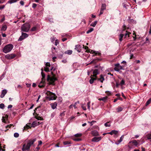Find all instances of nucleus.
<instances>
[{
  "instance_id": "51",
  "label": "nucleus",
  "mask_w": 151,
  "mask_h": 151,
  "mask_svg": "<svg viewBox=\"0 0 151 151\" xmlns=\"http://www.w3.org/2000/svg\"><path fill=\"white\" fill-rule=\"evenodd\" d=\"M96 60H94V59L93 60L91 61V62L89 63L88 64V65L89 64H91V63H96Z\"/></svg>"
},
{
  "instance_id": "30",
  "label": "nucleus",
  "mask_w": 151,
  "mask_h": 151,
  "mask_svg": "<svg viewBox=\"0 0 151 151\" xmlns=\"http://www.w3.org/2000/svg\"><path fill=\"white\" fill-rule=\"evenodd\" d=\"M116 109L117 112H119L122 111L123 109L121 107H118Z\"/></svg>"
},
{
  "instance_id": "3",
  "label": "nucleus",
  "mask_w": 151,
  "mask_h": 151,
  "mask_svg": "<svg viewBox=\"0 0 151 151\" xmlns=\"http://www.w3.org/2000/svg\"><path fill=\"white\" fill-rule=\"evenodd\" d=\"M46 94L48 96L47 98L50 100H55L56 99L57 97L54 93L50 91H47Z\"/></svg>"
},
{
  "instance_id": "27",
  "label": "nucleus",
  "mask_w": 151,
  "mask_h": 151,
  "mask_svg": "<svg viewBox=\"0 0 151 151\" xmlns=\"http://www.w3.org/2000/svg\"><path fill=\"white\" fill-rule=\"evenodd\" d=\"M132 142L134 144V145H135L136 146H137L138 145V143L135 140H134L132 141Z\"/></svg>"
},
{
  "instance_id": "39",
  "label": "nucleus",
  "mask_w": 151,
  "mask_h": 151,
  "mask_svg": "<svg viewBox=\"0 0 151 151\" xmlns=\"http://www.w3.org/2000/svg\"><path fill=\"white\" fill-rule=\"evenodd\" d=\"M4 107V105L3 104H0V108L1 109H3Z\"/></svg>"
},
{
  "instance_id": "18",
  "label": "nucleus",
  "mask_w": 151,
  "mask_h": 151,
  "mask_svg": "<svg viewBox=\"0 0 151 151\" xmlns=\"http://www.w3.org/2000/svg\"><path fill=\"white\" fill-rule=\"evenodd\" d=\"M124 36V34H121L119 35V40L120 42H121L122 41V38Z\"/></svg>"
},
{
  "instance_id": "54",
  "label": "nucleus",
  "mask_w": 151,
  "mask_h": 151,
  "mask_svg": "<svg viewBox=\"0 0 151 151\" xmlns=\"http://www.w3.org/2000/svg\"><path fill=\"white\" fill-rule=\"evenodd\" d=\"M46 66L47 67H50V64L49 63H47L45 64Z\"/></svg>"
},
{
  "instance_id": "22",
  "label": "nucleus",
  "mask_w": 151,
  "mask_h": 151,
  "mask_svg": "<svg viewBox=\"0 0 151 151\" xmlns=\"http://www.w3.org/2000/svg\"><path fill=\"white\" fill-rule=\"evenodd\" d=\"M41 75L42 77V81L43 82H45V74L42 71L41 72Z\"/></svg>"
},
{
  "instance_id": "1",
  "label": "nucleus",
  "mask_w": 151,
  "mask_h": 151,
  "mask_svg": "<svg viewBox=\"0 0 151 151\" xmlns=\"http://www.w3.org/2000/svg\"><path fill=\"white\" fill-rule=\"evenodd\" d=\"M36 139H30L28 141L27 144H24L23 145L22 150V151H26V150L29 151L30 146L34 144V142L36 140Z\"/></svg>"
},
{
  "instance_id": "44",
  "label": "nucleus",
  "mask_w": 151,
  "mask_h": 151,
  "mask_svg": "<svg viewBox=\"0 0 151 151\" xmlns=\"http://www.w3.org/2000/svg\"><path fill=\"white\" fill-rule=\"evenodd\" d=\"M47 72H49L50 71L49 68L47 67H45L44 69Z\"/></svg>"
},
{
  "instance_id": "11",
  "label": "nucleus",
  "mask_w": 151,
  "mask_h": 151,
  "mask_svg": "<svg viewBox=\"0 0 151 151\" xmlns=\"http://www.w3.org/2000/svg\"><path fill=\"white\" fill-rule=\"evenodd\" d=\"M131 34V33L127 31H125V33L124 34V38H128L129 37V35Z\"/></svg>"
},
{
  "instance_id": "46",
  "label": "nucleus",
  "mask_w": 151,
  "mask_h": 151,
  "mask_svg": "<svg viewBox=\"0 0 151 151\" xmlns=\"http://www.w3.org/2000/svg\"><path fill=\"white\" fill-rule=\"evenodd\" d=\"M36 119H37L38 120H43V118H42L40 116L37 117H36Z\"/></svg>"
},
{
  "instance_id": "50",
  "label": "nucleus",
  "mask_w": 151,
  "mask_h": 151,
  "mask_svg": "<svg viewBox=\"0 0 151 151\" xmlns=\"http://www.w3.org/2000/svg\"><path fill=\"white\" fill-rule=\"evenodd\" d=\"M90 102H88L87 104V105L88 106V109H90Z\"/></svg>"
},
{
  "instance_id": "45",
  "label": "nucleus",
  "mask_w": 151,
  "mask_h": 151,
  "mask_svg": "<svg viewBox=\"0 0 151 151\" xmlns=\"http://www.w3.org/2000/svg\"><path fill=\"white\" fill-rule=\"evenodd\" d=\"M82 134L81 133L77 134H75V136L76 137H80L81 136Z\"/></svg>"
},
{
  "instance_id": "48",
  "label": "nucleus",
  "mask_w": 151,
  "mask_h": 151,
  "mask_svg": "<svg viewBox=\"0 0 151 151\" xmlns=\"http://www.w3.org/2000/svg\"><path fill=\"white\" fill-rule=\"evenodd\" d=\"M37 4L35 3H33L32 4V7L34 8H35L37 6Z\"/></svg>"
},
{
  "instance_id": "35",
  "label": "nucleus",
  "mask_w": 151,
  "mask_h": 151,
  "mask_svg": "<svg viewBox=\"0 0 151 151\" xmlns=\"http://www.w3.org/2000/svg\"><path fill=\"white\" fill-rule=\"evenodd\" d=\"M146 137L148 139H151V134H148L146 135Z\"/></svg>"
},
{
  "instance_id": "20",
  "label": "nucleus",
  "mask_w": 151,
  "mask_h": 151,
  "mask_svg": "<svg viewBox=\"0 0 151 151\" xmlns=\"http://www.w3.org/2000/svg\"><path fill=\"white\" fill-rule=\"evenodd\" d=\"M106 5L105 4H102L101 9V10H104L106 9Z\"/></svg>"
},
{
  "instance_id": "41",
  "label": "nucleus",
  "mask_w": 151,
  "mask_h": 151,
  "mask_svg": "<svg viewBox=\"0 0 151 151\" xmlns=\"http://www.w3.org/2000/svg\"><path fill=\"white\" fill-rule=\"evenodd\" d=\"M113 134H115V135H116L118 132L117 131H116L115 130H113Z\"/></svg>"
},
{
  "instance_id": "12",
  "label": "nucleus",
  "mask_w": 151,
  "mask_h": 151,
  "mask_svg": "<svg viewBox=\"0 0 151 151\" xmlns=\"http://www.w3.org/2000/svg\"><path fill=\"white\" fill-rule=\"evenodd\" d=\"M98 81H100L101 83H103V81L105 80L104 76L103 75L100 76V78L97 79Z\"/></svg>"
},
{
  "instance_id": "53",
  "label": "nucleus",
  "mask_w": 151,
  "mask_h": 151,
  "mask_svg": "<svg viewBox=\"0 0 151 151\" xmlns=\"http://www.w3.org/2000/svg\"><path fill=\"white\" fill-rule=\"evenodd\" d=\"M5 7V5H3L0 6V10L4 8Z\"/></svg>"
},
{
  "instance_id": "13",
  "label": "nucleus",
  "mask_w": 151,
  "mask_h": 151,
  "mask_svg": "<svg viewBox=\"0 0 151 151\" xmlns=\"http://www.w3.org/2000/svg\"><path fill=\"white\" fill-rule=\"evenodd\" d=\"M7 93V91L6 89L3 90L2 92V93L0 95V97L2 98L4 97L5 95Z\"/></svg>"
},
{
  "instance_id": "16",
  "label": "nucleus",
  "mask_w": 151,
  "mask_h": 151,
  "mask_svg": "<svg viewBox=\"0 0 151 151\" xmlns=\"http://www.w3.org/2000/svg\"><path fill=\"white\" fill-rule=\"evenodd\" d=\"M124 138V135H122L120 138V139L118 141V142L115 143V144L117 145L119 144L122 141Z\"/></svg>"
},
{
  "instance_id": "43",
  "label": "nucleus",
  "mask_w": 151,
  "mask_h": 151,
  "mask_svg": "<svg viewBox=\"0 0 151 151\" xmlns=\"http://www.w3.org/2000/svg\"><path fill=\"white\" fill-rule=\"evenodd\" d=\"M65 111H63L62 113H60V116H64L65 115Z\"/></svg>"
},
{
  "instance_id": "19",
  "label": "nucleus",
  "mask_w": 151,
  "mask_h": 151,
  "mask_svg": "<svg viewBox=\"0 0 151 151\" xmlns=\"http://www.w3.org/2000/svg\"><path fill=\"white\" fill-rule=\"evenodd\" d=\"M45 82H43L42 81H41L39 85H38L39 87L40 88H42L45 86Z\"/></svg>"
},
{
  "instance_id": "38",
  "label": "nucleus",
  "mask_w": 151,
  "mask_h": 151,
  "mask_svg": "<svg viewBox=\"0 0 151 151\" xmlns=\"http://www.w3.org/2000/svg\"><path fill=\"white\" fill-rule=\"evenodd\" d=\"M96 122V121H94V120H93L91 122H88V123H89L90 124V125L91 126H92L93 124V123H95V122Z\"/></svg>"
},
{
  "instance_id": "2",
  "label": "nucleus",
  "mask_w": 151,
  "mask_h": 151,
  "mask_svg": "<svg viewBox=\"0 0 151 151\" xmlns=\"http://www.w3.org/2000/svg\"><path fill=\"white\" fill-rule=\"evenodd\" d=\"M51 73L52 76L50 77V75H48L47 80L48 81H49L50 84L54 85H55L54 82L57 80V79L55 78V75L53 74L52 71L51 72Z\"/></svg>"
},
{
  "instance_id": "55",
  "label": "nucleus",
  "mask_w": 151,
  "mask_h": 151,
  "mask_svg": "<svg viewBox=\"0 0 151 151\" xmlns=\"http://www.w3.org/2000/svg\"><path fill=\"white\" fill-rule=\"evenodd\" d=\"M79 101H78L77 102H76L73 105V106L75 107V108H76V104H77L79 103Z\"/></svg>"
},
{
  "instance_id": "7",
  "label": "nucleus",
  "mask_w": 151,
  "mask_h": 151,
  "mask_svg": "<svg viewBox=\"0 0 151 151\" xmlns=\"http://www.w3.org/2000/svg\"><path fill=\"white\" fill-rule=\"evenodd\" d=\"M40 124V123H39V122H37V121H34L32 123L31 126H30V125L29 126L27 124L26 125V127L27 128V129H28L29 128H30L31 127H35L39 125Z\"/></svg>"
},
{
  "instance_id": "42",
  "label": "nucleus",
  "mask_w": 151,
  "mask_h": 151,
  "mask_svg": "<svg viewBox=\"0 0 151 151\" xmlns=\"http://www.w3.org/2000/svg\"><path fill=\"white\" fill-rule=\"evenodd\" d=\"M19 136V134L17 133H15L14 134V136L15 137H17Z\"/></svg>"
},
{
  "instance_id": "15",
  "label": "nucleus",
  "mask_w": 151,
  "mask_h": 151,
  "mask_svg": "<svg viewBox=\"0 0 151 151\" xmlns=\"http://www.w3.org/2000/svg\"><path fill=\"white\" fill-rule=\"evenodd\" d=\"M52 108L54 109L56 108L57 106V103L56 102H55L53 103H52L50 104Z\"/></svg>"
},
{
  "instance_id": "21",
  "label": "nucleus",
  "mask_w": 151,
  "mask_h": 151,
  "mask_svg": "<svg viewBox=\"0 0 151 151\" xmlns=\"http://www.w3.org/2000/svg\"><path fill=\"white\" fill-rule=\"evenodd\" d=\"M7 29V26L6 25H3L1 29V31H5Z\"/></svg>"
},
{
  "instance_id": "17",
  "label": "nucleus",
  "mask_w": 151,
  "mask_h": 151,
  "mask_svg": "<svg viewBox=\"0 0 151 151\" xmlns=\"http://www.w3.org/2000/svg\"><path fill=\"white\" fill-rule=\"evenodd\" d=\"M92 75H91L90 77L91 79L89 81V83L91 84H92L94 81V80H96V78H94L93 77H92Z\"/></svg>"
},
{
  "instance_id": "9",
  "label": "nucleus",
  "mask_w": 151,
  "mask_h": 151,
  "mask_svg": "<svg viewBox=\"0 0 151 151\" xmlns=\"http://www.w3.org/2000/svg\"><path fill=\"white\" fill-rule=\"evenodd\" d=\"M101 139V137H95L92 139V141L93 142H98Z\"/></svg>"
},
{
  "instance_id": "24",
  "label": "nucleus",
  "mask_w": 151,
  "mask_h": 151,
  "mask_svg": "<svg viewBox=\"0 0 151 151\" xmlns=\"http://www.w3.org/2000/svg\"><path fill=\"white\" fill-rule=\"evenodd\" d=\"M65 54L71 55L72 53V51L71 50H68L65 52Z\"/></svg>"
},
{
  "instance_id": "63",
  "label": "nucleus",
  "mask_w": 151,
  "mask_h": 151,
  "mask_svg": "<svg viewBox=\"0 0 151 151\" xmlns=\"http://www.w3.org/2000/svg\"><path fill=\"white\" fill-rule=\"evenodd\" d=\"M67 40V39L66 38H63L62 39V41L63 42H64L65 40Z\"/></svg>"
},
{
  "instance_id": "62",
  "label": "nucleus",
  "mask_w": 151,
  "mask_h": 151,
  "mask_svg": "<svg viewBox=\"0 0 151 151\" xmlns=\"http://www.w3.org/2000/svg\"><path fill=\"white\" fill-rule=\"evenodd\" d=\"M12 105H8V109L11 108H12Z\"/></svg>"
},
{
  "instance_id": "10",
  "label": "nucleus",
  "mask_w": 151,
  "mask_h": 151,
  "mask_svg": "<svg viewBox=\"0 0 151 151\" xmlns=\"http://www.w3.org/2000/svg\"><path fill=\"white\" fill-rule=\"evenodd\" d=\"M81 46L80 45H78L75 46V49L78 52H80L81 50Z\"/></svg>"
},
{
  "instance_id": "34",
  "label": "nucleus",
  "mask_w": 151,
  "mask_h": 151,
  "mask_svg": "<svg viewBox=\"0 0 151 151\" xmlns=\"http://www.w3.org/2000/svg\"><path fill=\"white\" fill-rule=\"evenodd\" d=\"M151 102V99H149L146 102V105L147 106L149 105Z\"/></svg>"
},
{
  "instance_id": "36",
  "label": "nucleus",
  "mask_w": 151,
  "mask_h": 151,
  "mask_svg": "<svg viewBox=\"0 0 151 151\" xmlns=\"http://www.w3.org/2000/svg\"><path fill=\"white\" fill-rule=\"evenodd\" d=\"M24 39V37H23V36L22 35L20 36V37L18 39V41H21Z\"/></svg>"
},
{
  "instance_id": "52",
  "label": "nucleus",
  "mask_w": 151,
  "mask_h": 151,
  "mask_svg": "<svg viewBox=\"0 0 151 151\" xmlns=\"http://www.w3.org/2000/svg\"><path fill=\"white\" fill-rule=\"evenodd\" d=\"M20 4L22 6H23L24 4V2L22 1H21L20 2Z\"/></svg>"
},
{
  "instance_id": "4",
  "label": "nucleus",
  "mask_w": 151,
  "mask_h": 151,
  "mask_svg": "<svg viewBox=\"0 0 151 151\" xmlns=\"http://www.w3.org/2000/svg\"><path fill=\"white\" fill-rule=\"evenodd\" d=\"M13 48V45L9 44L6 45L3 49V51L5 53H7L10 52Z\"/></svg>"
},
{
  "instance_id": "60",
  "label": "nucleus",
  "mask_w": 151,
  "mask_h": 151,
  "mask_svg": "<svg viewBox=\"0 0 151 151\" xmlns=\"http://www.w3.org/2000/svg\"><path fill=\"white\" fill-rule=\"evenodd\" d=\"M103 13V10H101V9L100 10V13L99 14V15H100Z\"/></svg>"
},
{
  "instance_id": "49",
  "label": "nucleus",
  "mask_w": 151,
  "mask_h": 151,
  "mask_svg": "<svg viewBox=\"0 0 151 151\" xmlns=\"http://www.w3.org/2000/svg\"><path fill=\"white\" fill-rule=\"evenodd\" d=\"M123 30L122 32V33H124L123 32L126 29V26H125V24H124L123 25Z\"/></svg>"
},
{
  "instance_id": "57",
  "label": "nucleus",
  "mask_w": 151,
  "mask_h": 151,
  "mask_svg": "<svg viewBox=\"0 0 151 151\" xmlns=\"http://www.w3.org/2000/svg\"><path fill=\"white\" fill-rule=\"evenodd\" d=\"M81 107H82V108L83 109V110H86V108L85 106H83V105L81 106Z\"/></svg>"
},
{
  "instance_id": "25",
  "label": "nucleus",
  "mask_w": 151,
  "mask_h": 151,
  "mask_svg": "<svg viewBox=\"0 0 151 151\" xmlns=\"http://www.w3.org/2000/svg\"><path fill=\"white\" fill-rule=\"evenodd\" d=\"M22 35L23 36V37H24V39L28 37V35L26 33L22 32Z\"/></svg>"
},
{
  "instance_id": "14",
  "label": "nucleus",
  "mask_w": 151,
  "mask_h": 151,
  "mask_svg": "<svg viewBox=\"0 0 151 151\" xmlns=\"http://www.w3.org/2000/svg\"><path fill=\"white\" fill-rule=\"evenodd\" d=\"M91 134L94 136H97L99 135L98 132L96 130L92 131L91 132Z\"/></svg>"
},
{
  "instance_id": "58",
  "label": "nucleus",
  "mask_w": 151,
  "mask_h": 151,
  "mask_svg": "<svg viewBox=\"0 0 151 151\" xmlns=\"http://www.w3.org/2000/svg\"><path fill=\"white\" fill-rule=\"evenodd\" d=\"M97 74H93V76H92L94 78H96V79H97Z\"/></svg>"
},
{
  "instance_id": "32",
  "label": "nucleus",
  "mask_w": 151,
  "mask_h": 151,
  "mask_svg": "<svg viewBox=\"0 0 151 151\" xmlns=\"http://www.w3.org/2000/svg\"><path fill=\"white\" fill-rule=\"evenodd\" d=\"M94 53H95V55H93V56H95V55H101V53L99 52H96V51H94Z\"/></svg>"
},
{
  "instance_id": "59",
  "label": "nucleus",
  "mask_w": 151,
  "mask_h": 151,
  "mask_svg": "<svg viewBox=\"0 0 151 151\" xmlns=\"http://www.w3.org/2000/svg\"><path fill=\"white\" fill-rule=\"evenodd\" d=\"M2 120L3 122H4L5 123H6L5 119H4V118L3 116L2 118Z\"/></svg>"
},
{
  "instance_id": "31",
  "label": "nucleus",
  "mask_w": 151,
  "mask_h": 151,
  "mask_svg": "<svg viewBox=\"0 0 151 151\" xmlns=\"http://www.w3.org/2000/svg\"><path fill=\"white\" fill-rule=\"evenodd\" d=\"M104 125L106 127H109L111 126L110 124H109V122H107L104 124Z\"/></svg>"
},
{
  "instance_id": "33",
  "label": "nucleus",
  "mask_w": 151,
  "mask_h": 151,
  "mask_svg": "<svg viewBox=\"0 0 151 151\" xmlns=\"http://www.w3.org/2000/svg\"><path fill=\"white\" fill-rule=\"evenodd\" d=\"M70 144H71V143L69 141H66L63 142V144L64 145H69Z\"/></svg>"
},
{
  "instance_id": "61",
  "label": "nucleus",
  "mask_w": 151,
  "mask_h": 151,
  "mask_svg": "<svg viewBox=\"0 0 151 151\" xmlns=\"http://www.w3.org/2000/svg\"><path fill=\"white\" fill-rule=\"evenodd\" d=\"M52 70H53V71H54L55 70V68H54L53 67L51 66L50 70L51 71H52Z\"/></svg>"
},
{
  "instance_id": "23",
  "label": "nucleus",
  "mask_w": 151,
  "mask_h": 151,
  "mask_svg": "<svg viewBox=\"0 0 151 151\" xmlns=\"http://www.w3.org/2000/svg\"><path fill=\"white\" fill-rule=\"evenodd\" d=\"M107 98V97L105 96L103 98H101L100 99H99V100L102 101H103L105 102Z\"/></svg>"
},
{
  "instance_id": "40",
  "label": "nucleus",
  "mask_w": 151,
  "mask_h": 151,
  "mask_svg": "<svg viewBox=\"0 0 151 151\" xmlns=\"http://www.w3.org/2000/svg\"><path fill=\"white\" fill-rule=\"evenodd\" d=\"M124 84H125V81L123 79H122V81H121L120 84L121 85H124Z\"/></svg>"
},
{
  "instance_id": "64",
  "label": "nucleus",
  "mask_w": 151,
  "mask_h": 151,
  "mask_svg": "<svg viewBox=\"0 0 151 151\" xmlns=\"http://www.w3.org/2000/svg\"><path fill=\"white\" fill-rule=\"evenodd\" d=\"M5 20V17H3V18L1 19V22H3Z\"/></svg>"
},
{
  "instance_id": "29",
  "label": "nucleus",
  "mask_w": 151,
  "mask_h": 151,
  "mask_svg": "<svg viewBox=\"0 0 151 151\" xmlns=\"http://www.w3.org/2000/svg\"><path fill=\"white\" fill-rule=\"evenodd\" d=\"M93 28H90L89 30H88L86 32L87 34H88L89 33L92 32L93 31Z\"/></svg>"
},
{
  "instance_id": "56",
  "label": "nucleus",
  "mask_w": 151,
  "mask_h": 151,
  "mask_svg": "<svg viewBox=\"0 0 151 151\" xmlns=\"http://www.w3.org/2000/svg\"><path fill=\"white\" fill-rule=\"evenodd\" d=\"M133 35H135V36L134 37H133V39H134V40H135L136 39H137V38H136V35L135 34V33H133Z\"/></svg>"
},
{
  "instance_id": "28",
  "label": "nucleus",
  "mask_w": 151,
  "mask_h": 151,
  "mask_svg": "<svg viewBox=\"0 0 151 151\" xmlns=\"http://www.w3.org/2000/svg\"><path fill=\"white\" fill-rule=\"evenodd\" d=\"M97 23V21H96L94 23H92L91 24V26L93 27H95Z\"/></svg>"
},
{
  "instance_id": "47",
  "label": "nucleus",
  "mask_w": 151,
  "mask_h": 151,
  "mask_svg": "<svg viewBox=\"0 0 151 151\" xmlns=\"http://www.w3.org/2000/svg\"><path fill=\"white\" fill-rule=\"evenodd\" d=\"M36 29V27H32L31 29V31H35Z\"/></svg>"
},
{
  "instance_id": "5",
  "label": "nucleus",
  "mask_w": 151,
  "mask_h": 151,
  "mask_svg": "<svg viewBox=\"0 0 151 151\" xmlns=\"http://www.w3.org/2000/svg\"><path fill=\"white\" fill-rule=\"evenodd\" d=\"M30 28V25L28 23L23 24L21 27V30L23 32H28Z\"/></svg>"
},
{
  "instance_id": "26",
  "label": "nucleus",
  "mask_w": 151,
  "mask_h": 151,
  "mask_svg": "<svg viewBox=\"0 0 151 151\" xmlns=\"http://www.w3.org/2000/svg\"><path fill=\"white\" fill-rule=\"evenodd\" d=\"M17 1V0H9L8 1V3L11 4L12 3L16 2Z\"/></svg>"
},
{
  "instance_id": "8",
  "label": "nucleus",
  "mask_w": 151,
  "mask_h": 151,
  "mask_svg": "<svg viewBox=\"0 0 151 151\" xmlns=\"http://www.w3.org/2000/svg\"><path fill=\"white\" fill-rule=\"evenodd\" d=\"M16 56L14 54H11L10 55L8 54L5 56V57L9 59H13Z\"/></svg>"
},
{
  "instance_id": "37",
  "label": "nucleus",
  "mask_w": 151,
  "mask_h": 151,
  "mask_svg": "<svg viewBox=\"0 0 151 151\" xmlns=\"http://www.w3.org/2000/svg\"><path fill=\"white\" fill-rule=\"evenodd\" d=\"M93 74H99V73L98 72V70L97 69H95L94 70L93 72Z\"/></svg>"
},
{
  "instance_id": "6",
  "label": "nucleus",
  "mask_w": 151,
  "mask_h": 151,
  "mask_svg": "<svg viewBox=\"0 0 151 151\" xmlns=\"http://www.w3.org/2000/svg\"><path fill=\"white\" fill-rule=\"evenodd\" d=\"M114 66L115 67L114 69V70L116 71L119 72L120 70L123 69V67L120 65L119 63L115 64Z\"/></svg>"
}]
</instances>
